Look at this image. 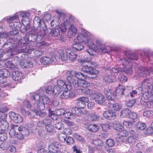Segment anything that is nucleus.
<instances>
[{"mask_svg":"<svg viewBox=\"0 0 153 153\" xmlns=\"http://www.w3.org/2000/svg\"><path fill=\"white\" fill-rule=\"evenodd\" d=\"M129 67L128 68H125L123 69L124 72L128 74H131L133 73L134 69H136L137 65L133 62L131 63L129 65Z\"/></svg>","mask_w":153,"mask_h":153,"instance_id":"nucleus-19","label":"nucleus"},{"mask_svg":"<svg viewBox=\"0 0 153 153\" xmlns=\"http://www.w3.org/2000/svg\"><path fill=\"white\" fill-rule=\"evenodd\" d=\"M136 102L135 99H133L129 100L126 102V105L129 107H131L135 104Z\"/></svg>","mask_w":153,"mask_h":153,"instance_id":"nucleus-57","label":"nucleus"},{"mask_svg":"<svg viewBox=\"0 0 153 153\" xmlns=\"http://www.w3.org/2000/svg\"><path fill=\"white\" fill-rule=\"evenodd\" d=\"M78 109L76 108H73L71 110V111H68L65 110L63 117L68 119H72L74 118L76 114V110Z\"/></svg>","mask_w":153,"mask_h":153,"instance_id":"nucleus-16","label":"nucleus"},{"mask_svg":"<svg viewBox=\"0 0 153 153\" xmlns=\"http://www.w3.org/2000/svg\"><path fill=\"white\" fill-rule=\"evenodd\" d=\"M50 34L54 37H56L59 35V30L57 28H52L51 30Z\"/></svg>","mask_w":153,"mask_h":153,"instance_id":"nucleus-40","label":"nucleus"},{"mask_svg":"<svg viewBox=\"0 0 153 153\" xmlns=\"http://www.w3.org/2000/svg\"><path fill=\"white\" fill-rule=\"evenodd\" d=\"M45 130L46 131L50 133H52L54 130V128L53 126L49 124H46Z\"/></svg>","mask_w":153,"mask_h":153,"instance_id":"nucleus-52","label":"nucleus"},{"mask_svg":"<svg viewBox=\"0 0 153 153\" xmlns=\"http://www.w3.org/2000/svg\"><path fill=\"white\" fill-rule=\"evenodd\" d=\"M34 105L35 107L40 111L43 110L45 108V105L44 104L41 102L39 101L34 103Z\"/></svg>","mask_w":153,"mask_h":153,"instance_id":"nucleus-39","label":"nucleus"},{"mask_svg":"<svg viewBox=\"0 0 153 153\" xmlns=\"http://www.w3.org/2000/svg\"><path fill=\"white\" fill-rule=\"evenodd\" d=\"M125 55L126 56V58H121L118 60L119 63L123 65H126L129 63L130 64L132 60H137L141 56V55L131 53L130 52L128 51L125 52Z\"/></svg>","mask_w":153,"mask_h":153,"instance_id":"nucleus-4","label":"nucleus"},{"mask_svg":"<svg viewBox=\"0 0 153 153\" xmlns=\"http://www.w3.org/2000/svg\"><path fill=\"white\" fill-rule=\"evenodd\" d=\"M146 124L144 123L141 122H138L137 125V128L141 130H143L145 129L146 128Z\"/></svg>","mask_w":153,"mask_h":153,"instance_id":"nucleus-48","label":"nucleus"},{"mask_svg":"<svg viewBox=\"0 0 153 153\" xmlns=\"http://www.w3.org/2000/svg\"><path fill=\"white\" fill-rule=\"evenodd\" d=\"M20 61V58L18 56H15L13 58L12 61L15 65L19 64Z\"/></svg>","mask_w":153,"mask_h":153,"instance_id":"nucleus-62","label":"nucleus"},{"mask_svg":"<svg viewBox=\"0 0 153 153\" xmlns=\"http://www.w3.org/2000/svg\"><path fill=\"white\" fill-rule=\"evenodd\" d=\"M48 149L49 152L48 153H53L56 150L53 143L48 146Z\"/></svg>","mask_w":153,"mask_h":153,"instance_id":"nucleus-56","label":"nucleus"},{"mask_svg":"<svg viewBox=\"0 0 153 153\" xmlns=\"http://www.w3.org/2000/svg\"><path fill=\"white\" fill-rule=\"evenodd\" d=\"M67 23L68 24V21H65L64 22V25H60L59 27V30H60L61 31L63 32H65L66 30V26L67 25Z\"/></svg>","mask_w":153,"mask_h":153,"instance_id":"nucleus-50","label":"nucleus"},{"mask_svg":"<svg viewBox=\"0 0 153 153\" xmlns=\"http://www.w3.org/2000/svg\"><path fill=\"white\" fill-rule=\"evenodd\" d=\"M77 32V29L73 25H71L68 32L69 37L71 38L74 36Z\"/></svg>","mask_w":153,"mask_h":153,"instance_id":"nucleus-24","label":"nucleus"},{"mask_svg":"<svg viewBox=\"0 0 153 153\" xmlns=\"http://www.w3.org/2000/svg\"><path fill=\"white\" fill-rule=\"evenodd\" d=\"M144 116L149 117H152L153 116V111H152L149 110L144 111L143 113Z\"/></svg>","mask_w":153,"mask_h":153,"instance_id":"nucleus-59","label":"nucleus"},{"mask_svg":"<svg viewBox=\"0 0 153 153\" xmlns=\"http://www.w3.org/2000/svg\"><path fill=\"white\" fill-rule=\"evenodd\" d=\"M99 119V116L95 113L91 114L88 117V120L90 121H97Z\"/></svg>","mask_w":153,"mask_h":153,"instance_id":"nucleus-26","label":"nucleus"},{"mask_svg":"<svg viewBox=\"0 0 153 153\" xmlns=\"http://www.w3.org/2000/svg\"><path fill=\"white\" fill-rule=\"evenodd\" d=\"M65 52L70 60H74L76 58L77 56L76 54L72 51L71 49H66Z\"/></svg>","mask_w":153,"mask_h":153,"instance_id":"nucleus-23","label":"nucleus"},{"mask_svg":"<svg viewBox=\"0 0 153 153\" xmlns=\"http://www.w3.org/2000/svg\"><path fill=\"white\" fill-rule=\"evenodd\" d=\"M103 117L106 119L113 120L116 118V113L112 110L104 111L103 113Z\"/></svg>","mask_w":153,"mask_h":153,"instance_id":"nucleus-12","label":"nucleus"},{"mask_svg":"<svg viewBox=\"0 0 153 153\" xmlns=\"http://www.w3.org/2000/svg\"><path fill=\"white\" fill-rule=\"evenodd\" d=\"M10 73L6 69H2L0 70V76H3L6 78L10 76Z\"/></svg>","mask_w":153,"mask_h":153,"instance_id":"nucleus-37","label":"nucleus"},{"mask_svg":"<svg viewBox=\"0 0 153 153\" xmlns=\"http://www.w3.org/2000/svg\"><path fill=\"white\" fill-rule=\"evenodd\" d=\"M106 144L110 147H112L114 145L115 142L113 139H110L106 140Z\"/></svg>","mask_w":153,"mask_h":153,"instance_id":"nucleus-61","label":"nucleus"},{"mask_svg":"<svg viewBox=\"0 0 153 153\" xmlns=\"http://www.w3.org/2000/svg\"><path fill=\"white\" fill-rule=\"evenodd\" d=\"M56 58H58V57L56 56L54 57V59L47 56L43 57L41 59L40 62L43 65H48L51 63L53 62H56L57 61Z\"/></svg>","mask_w":153,"mask_h":153,"instance_id":"nucleus-15","label":"nucleus"},{"mask_svg":"<svg viewBox=\"0 0 153 153\" xmlns=\"http://www.w3.org/2000/svg\"><path fill=\"white\" fill-rule=\"evenodd\" d=\"M142 83L141 84V87H138L135 90L137 94H138L139 95L141 94H143L144 93H143V88H144L145 90L146 89V88H145L143 87L142 86Z\"/></svg>","mask_w":153,"mask_h":153,"instance_id":"nucleus-45","label":"nucleus"},{"mask_svg":"<svg viewBox=\"0 0 153 153\" xmlns=\"http://www.w3.org/2000/svg\"><path fill=\"white\" fill-rule=\"evenodd\" d=\"M122 69L120 68H112L110 71V73L112 76L115 77V76L117 75L118 73L121 72Z\"/></svg>","mask_w":153,"mask_h":153,"instance_id":"nucleus-34","label":"nucleus"},{"mask_svg":"<svg viewBox=\"0 0 153 153\" xmlns=\"http://www.w3.org/2000/svg\"><path fill=\"white\" fill-rule=\"evenodd\" d=\"M30 42V41L27 37V35L19 40L18 41V46L22 45H26Z\"/></svg>","mask_w":153,"mask_h":153,"instance_id":"nucleus-29","label":"nucleus"},{"mask_svg":"<svg viewBox=\"0 0 153 153\" xmlns=\"http://www.w3.org/2000/svg\"><path fill=\"white\" fill-rule=\"evenodd\" d=\"M56 13L58 14V16H56V17L55 18V19L54 20H55V22H56V23L55 24L56 26L59 25V23L60 22V17L63 14L58 11H56Z\"/></svg>","mask_w":153,"mask_h":153,"instance_id":"nucleus-46","label":"nucleus"},{"mask_svg":"<svg viewBox=\"0 0 153 153\" xmlns=\"http://www.w3.org/2000/svg\"><path fill=\"white\" fill-rule=\"evenodd\" d=\"M107 73V74L105 75L103 78L104 80L106 82L109 83L112 82L114 79H115V77L112 76L111 75H110L108 74Z\"/></svg>","mask_w":153,"mask_h":153,"instance_id":"nucleus-38","label":"nucleus"},{"mask_svg":"<svg viewBox=\"0 0 153 153\" xmlns=\"http://www.w3.org/2000/svg\"><path fill=\"white\" fill-rule=\"evenodd\" d=\"M18 16L17 15L10 18L9 19V26L12 27V29H16L18 30L22 26L20 21L18 19Z\"/></svg>","mask_w":153,"mask_h":153,"instance_id":"nucleus-7","label":"nucleus"},{"mask_svg":"<svg viewBox=\"0 0 153 153\" xmlns=\"http://www.w3.org/2000/svg\"><path fill=\"white\" fill-rule=\"evenodd\" d=\"M19 47H21V50L22 52L27 53H32V48H30L28 46H26L25 45H22L18 46Z\"/></svg>","mask_w":153,"mask_h":153,"instance_id":"nucleus-28","label":"nucleus"},{"mask_svg":"<svg viewBox=\"0 0 153 153\" xmlns=\"http://www.w3.org/2000/svg\"><path fill=\"white\" fill-rule=\"evenodd\" d=\"M73 136L75 139L79 141H80L83 143L85 142V140L82 137L76 133H74L73 134Z\"/></svg>","mask_w":153,"mask_h":153,"instance_id":"nucleus-53","label":"nucleus"},{"mask_svg":"<svg viewBox=\"0 0 153 153\" xmlns=\"http://www.w3.org/2000/svg\"><path fill=\"white\" fill-rule=\"evenodd\" d=\"M79 61L81 63V65L82 66L81 68L82 73L70 71H70L74 79H75L74 76L79 80L84 79L86 76L93 79L96 76L97 74L99 73L98 71L94 68L91 66V64L95 66L96 65L93 64L89 61L85 59H80L79 60Z\"/></svg>","mask_w":153,"mask_h":153,"instance_id":"nucleus-2","label":"nucleus"},{"mask_svg":"<svg viewBox=\"0 0 153 153\" xmlns=\"http://www.w3.org/2000/svg\"><path fill=\"white\" fill-rule=\"evenodd\" d=\"M134 122V121H124L123 122V124L124 126L126 128H130L133 125V123Z\"/></svg>","mask_w":153,"mask_h":153,"instance_id":"nucleus-49","label":"nucleus"},{"mask_svg":"<svg viewBox=\"0 0 153 153\" xmlns=\"http://www.w3.org/2000/svg\"><path fill=\"white\" fill-rule=\"evenodd\" d=\"M34 28L36 30V34L38 36L39 39H41L46 35L47 29L45 25H44V27H42L40 26L37 27L36 29Z\"/></svg>","mask_w":153,"mask_h":153,"instance_id":"nucleus-9","label":"nucleus"},{"mask_svg":"<svg viewBox=\"0 0 153 153\" xmlns=\"http://www.w3.org/2000/svg\"><path fill=\"white\" fill-rule=\"evenodd\" d=\"M91 143L92 144H94L95 146H101L103 145V143L102 141L99 139L93 140Z\"/></svg>","mask_w":153,"mask_h":153,"instance_id":"nucleus-43","label":"nucleus"},{"mask_svg":"<svg viewBox=\"0 0 153 153\" xmlns=\"http://www.w3.org/2000/svg\"><path fill=\"white\" fill-rule=\"evenodd\" d=\"M12 77L14 80L19 81L23 78V74L19 71H14L12 73Z\"/></svg>","mask_w":153,"mask_h":153,"instance_id":"nucleus-22","label":"nucleus"},{"mask_svg":"<svg viewBox=\"0 0 153 153\" xmlns=\"http://www.w3.org/2000/svg\"><path fill=\"white\" fill-rule=\"evenodd\" d=\"M141 100L143 101L144 104L148 108L153 107V100L149 98V94L148 92H145L141 97Z\"/></svg>","mask_w":153,"mask_h":153,"instance_id":"nucleus-8","label":"nucleus"},{"mask_svg":"<svg viewBox=\"0 0 153 153\" xmlns=\"http://www.w3.org/2000/svg\"><path fill=\"white\" fill-rule=\"evenodd\" d=\"M57 86H59L62 90L67 89L70 90L72 89V84L68 81V83L66 84L65 82L61 80H59L57 82Z\"/></svg>","mask_w":153,"mask_h":153,"instance_id":"nucleus-13","label":"nucleus"},{"mask_svg":"<svg viewBox=\"0 0 153 153\" xmlns=\"http://www.w3.org/2000/svg\"><path fill=\"white\" fill-rule=\"evenodd\" d=\"M10 118L14 122L18 123H22L23 120L22 117L14 112H11L9 113Z\"/></svg>","mask_w":153,"mask_h":153,"instance_id":"nucleus-11","label":"nucleus"},{"mask_svg":"<svg viewBox=\"0 0 153 153\" xmlns=\"http://www.w3.org/2000/svg\"><path fill=\"white\" fill-rule=\"evenodd\" d=\"M138 117L137 114L134 112H131L130 113L129 118L133 120H134L137 119Z\"/></svg>","mask_w":153,"mask_h":153,"instance_id":"nucleus-63","label":"nucleus"},{"mask_svg":"<svg viewBox=\"0 0 153 153\" xmlns=\"http://www.w3.org/2000/svg\"><path fill=\"white\" fill-rule=\"evenodd\" d=\"M20 112L23 114L25 116H29L30 115V116L32 114L33 111H32L30 112L26 111L24 108H21L20 110Z\"/></svg>","mask_w":153,"mask_h":153,"instance_id":"nucleus-55","label":"nucleus"},{"mask_svg":"<svg viewBox=\"0 0 153 153\" xmlns=\"http://www.w3.org/2000/svg\"><path fill=\"white\" fill-rule=\"evenodd\" d=\"M125 90L124 87L122 85H119L118 87L116 88L115 93L117 96H120L123 95Z\"/></svg>","mask_w":153,"mask_h":153,"instance_id":"nucleus-30","label":"nucleus"},{"mask_svg":"<svg viewBox=\"0 0 153 153\" xmlns=\"http://www.w3.org/2000/svg\"><path fill=\"white\" fill-rule=\"evenodd\" d=\"M103 93L106 98L109 100L113 101L115 99V95L112 93L111 91L108 88H105Z\"/></svg>","mask_w":153,"mask_h":153,"instance_id":"nucleus-18","label":"nucleus"},{"mask_svg":"<svg viewBox=\"0 0 153 153\" xmlns=\"http://www.w3.org/2000/svg\"><path fill=\"white\" fill-rule=\"evenodd\" d=\"M75 41L77 42H83L91 49H97L101 54L108 53L110 52L109 48L105 45L103 42L100 40L97 39L95 43L91 38V36L88 33H82L77 36Z\"/></svg>","mask_w":153,"mask_h":153,"instance_id":"nucleus-1","label":"nucleus"},{"mask_svg":"<svg viewBox=\"0 0 153 153\" xmlns=\"http://www.w3.org/2000/svg\"><path fill=\"white\" fill-rule=\"evenodd\" d=\"M49 45V44L47 42L43 41L39 42V43H37V46H38L40 49L43 48L44 47L48 46Z\"/></svg>","mask_w":153,"mask_h":153,"instance_id":"nucleus-54","label":"nucleus"},{"mask_svg":"<svg viewBox=\"0 0 153 153\" xmlns=\"http://www.w3.org/2000/svg\"><path fill=\"white\" fill-rule=\"evenodd\" d=\"M138 137L135 136L129 137L126 139V140L128 143L132 144H134L137 142Z\"/></svg>","mask_w":153,"mask_h":153,"instance_id":"nucleus-41","label":"nucleus"},{"mask_svg":"<svg viewBox=\"0 0 153 153\" xmlns=\"http://www.w3.org/2000/svg\"><path fill=\"white\" fill-rule=\"evenodd\" d=\"M150 80L148 79H144L143 82L142 86L146 88L147 91L145 92H148L149 94V98L153 100V85L151 83Z\"/></svg>","mask_w":153,"mask_h":153,"instance_id":"nucleus-5","label":"nucleus"},{"mask_svg":"<svg viewBox=\"0 0 153 153\" xmlns=\"http://www.w3.org/2000/svg\"><path fill=\"white\" fill-rule=\"evenodd\" d=\"M114 128L119 132V134L122 137H126L128 135V132L124 130L123 127L119 123H117L114 126Z\"/></svg>","mask_w":153,"mask_h":153,"instance_id":"nucleus-10","label":"nucleus"},{"mask_svg":"<svg viewBox=\"0 0 153 153\" xmlns=\"http://www.w3.org/2000/svg\"><path fill=\"white\" fill-rule=\"evenodd\" d=\"M32 52L34 53V55L35 56L38 57L42 55L43 53L39 48H32Z\"/></svg>","mask_w":153,"mask_h":153,"instance_id":"nucleus-36","label":"nucleus"},{"mask_svg":"<svg viewBox=\"0 0 153 153\" xmlns=\"http://www.w3.org/2000/svg\"><path fill=\"white\" fill-rule=\"evenodd\" d=\"M53 143L56 150L57 149L61 150L62 149L63 146L60 143L54 141Z\"/></svg>","mask_w":153,"mask_h":153,"instance_id":"nucleus-64","label":"nucleus"},{"mask_svg":"<svg viewBox=\"0 0 153 153\" xmlns=\"http://www.w3.org/2000/svg\"><path fill=\"white\" fill-rule=\"evenodd\" d=\"M59 56V59H61L62 61H65L68 59V56L66 53L65 51H61Z\"/></svg>","mask_w":153,"mask_h":153,"instance_id":"nucleus-42","label":"nucleus"},{"mask_svg":"<svg viewBox=\"0 0 153 153\" xmlns=\"http://www.w3.org/2000/svg\"><path fill=\"white\" fill-rule=\"evenodd\" d=\"M14 126L15 129L18 130L19 133H22L24 136H27L29 135V130L27 128L22 126L18 127L17 125H16Z\"/></svg>","mask_w":153,"mask_h":153,"instance_id":"nucleus-21","label":"nucleus"},{"mask_svg":"<svg viewBox=\"0 0 153 153\" xmlns=\"http://www.w3.org/2000/svg\"><path fill=\"white\" fill-rule=\"evenodd\" d=\"M94 98V100L96 102L101 104L104 102L105 101V98L102 94L101 93L97 92Z\"/></svg>","mask_w":153,"mask_h":153,"instance_id":"nucleus-20","label":"nucleus"},{"mask_svg":"<svg viewBox=\"0 0 153 153\" xmlns=\"http://www.w3.org/2000/svg\"><path fill=\"white\" fill-rule=\"evenodd\" d=\"M75 43L73 44L72 46L74 49L76 51H79L83 49L84 46L81 43L77 42V41H75Z\"/></svg>","mask_w":153,"mask_h":153,"instance_id":"nucleus-35","label":"nucleus"},{"mask_svg":"<svg viewBox=\"0 0 153 153\" xmlns=\"http://www.w3.org/2000/svg\"><path fill=\"white\" fill-rule=\"evenodd\" d=\"M62 90L59 86H55L53 88L52 95L54 97H56L60 94Z\"/></svg>","mask_w":153,"mask_h":153,"instance_id":"nucleus-32","label":"nucleus"},{"mask_svg":"<svg viewBox=\"0 0 153 153\" xmlns=\"http://www.w3.org/2000/svg\"><path fill=\"white\" fill-rule=\"evenodd\" d=\"M66 79L75 87L87 88L90 86L89 83L83 80V79L78 80L76 81L70 71L66 72Z\"/></svg>","mask_w":153,"mask_h":153,"instance_id":"nucleus-3","label":"nucleus"},{"mask_svg":"<svg viewBox=\"0 0 153 153\" xmlns=\"http://www.w3.org/2000/svg\"><path fill=\"white\" fill-rule=\"evenodd\" d=\"M34 28L31 30V31L29 32V35H27V37L30 42L37 41L39 39L38 36L36 34V31Z\"/></svg>","mask_w":153,"mask_h":153,"instance_id":"nucleus-17","label":"nucleus"},{"mask_svg":"<svg viewBox=\"0 0 153 153\" xmlns=\"http://www.w3.org/2000/svg\"><path fill=\"white\" fill-rule=\"evenodd\" d=\"M36 115H39L42 117H44L46 116V113L40 110L36 111V110H34L33 111L31 117H34Z\"/></svg>","mask_w":153,"mask_h":153,"instance_id":"nucleus-33","label":"nucleus"},{"mask_svg":"<svg viewBox=\"0 0 153 153\" xmlns=\"http://www.w3.org/2000/svg\"><path fill=\"white\" fill-rule=\"evenodd\" d=\"M119 80L121 83H123L126 82L128 79L127 77L123 74H120L119 76Z\"/></svg>","mask_w":153,"mask_h":153,"instance_id":"nucleus-47","label":"nucleus"},{"mask_svg":"<svg viewBox=\"0 0 153 153\" xmlns=\"http://www.w3.org/2000/svg\"><path fill=\"white\" fill-rule=\"evenodd\" d=\"M97 92L96 88L91 87L90 86L85 88V95L93 99Z\"/></svg>","mask_w":153,"mask_h":153,"instance_id":"nucleus-14","label":"nucleus"},{"mask_svg":"<svg viewBox=\"0 0 153 153\" xmlns=\"http://www.w3.org/2000/svg\"><path fill=\"white\" fill-rule=\"evenodd\" d=\"M86 128H88L89 130L93 132H95L97 131L99 129L98 126L95 124H85Z\"/></svg>","mask_w":153,"mask_h":153,"instance_id":"nucleus-27","label":"nucleus"},{"mask_svg":"<svg viewBox=\"0 0 153 153\" xmlns=\"http://www.w3.org/2000/svg\"><path fill=\"white\" fill-rule=\"evenodd\" d=\"M152 72H153V68L140 67L138 68V70L136 71L135 72L136 75L137 76L145 77Z\"/></svg>","mask_w":153,"mask_h":153,"instance_id":"nucleus-6","label":"nucleus"},{"mask_svg":"<svg viewBox=\"0 0 153 153\" xmlns=\"http://www.w3.org/2000/svg\"><path fill=\"white\" fill-rule=\"evenodd\" d=\"M31 99L35 101L38 102L39 101L40 96L38 94H34L31 97Z\"/></svg>","mask_w":153,"mask_h":153,"instance_id":"nucleus-60","label":"nucleus"},{"mask_svg":"<svg viewBox=\"0 0 153 153\" xmlns=\"http://www.w3.org/2000/svg\"><path fill=\"white\" fill-rule=\"evenodd\" d=\"M80 100L79 98L78 99V101L77 102V105L79 108H83L85 106V103Z\"/></svg>","mask_w":153,"mask_h":153,"instance_id":"nucleus-51","label":"nucleus"},{"mask_svg":"<svg viewBox=\"0 0 153 153\" xmlns=\"http://www.w3.org/2000/svg\"><path fill=\"white\" fill-rule=\"evenodd\" d=\"M9 126V124L5 120H0V130L5 131L7 130Z\"/></svg>","mask_w":153,"mask_h":153,"instance_id":"nucleus-25","label":"nucleus"},{"mask_svg":"<svg viewBox=\"0 0 153 153\" xmlns=\"http://www.w3.org/2000/svg\"><path fill=\"white\" fill-rule=\"evenodd\" d=\"M70 92L69 90L64 91L60 95V98L61 99H65L68 98L70 96Z\"/></svg>","mask_w":153,"mask_h":153,"instance_id":"nucleus-44","label":"nucleus"},{"mask_svg":"<svg viewBox=\"0 0 153 153\" xmlns=\"http://www.w3.org/2000/svg\"><path fill=\"white\" fill-rule=\"evenodd\" d=\"M131 111L128 109L126 108L122 110L120 112V116L122 118L128 117Z\"/></svg>","mask_w":153,"mask_h":153,"instance_id":"nucleus-31","label":"nucleus"},{"mask_svg":"<svg viewBox=\"0 0 153 153\" xmlns=\"http://www.w3.org/2000/svg\"><path fill=\"white\" fill-rule=\"evenodd\" d=\"M17 49H14V48L13 47L8 50L7 53L10 56H13L17 53Z\"/></svg>","mask_w":153,"mask_h":153,"instance_id":"nucleus-58","label":"nucleus"}]
</instances>
